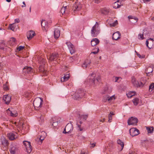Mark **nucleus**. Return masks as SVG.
Segmentation results:
<instances>
[{
  "mask_svg": "<svg viewBox=\"0 0 154 154\" xmlns=\"http://www.w3.org/2000/svg\"><path fill=\"white\" fill-rule=\"evenodd\" d=\"M3 88L5 90H7L8 89V87L6 85H4L3 86Z\"/></svg>",
  "mask_w": 154,
  "mask_h": 154,
  "instance_id": "5fc2aeb1",
  "label": "nucleus"
},
{
  "mask_svg": "<svg viewBox=\"0 0 154 154\" xmlns=\"http://www.w3.org/2000/svg\"><path fill=\"white\" fill-rule=\"evenodd\" d=\"M105 118H104L103 119V120H102V119H101L100 120V122H103L104 121H105Z\"/></svg>",
  "mask_w": 154,
  "mask_h": 154,
  "instance_id": "0e129e2a",
  "label": "nucleus"
},
{
  "mask_svg": "<svg viewBox=\"0 0 154 154\" xmlns=\"http://www.w3.org/2000/svg\"><path fill=\"white\" fill-rule=\"evenodd\" d=\"M106 100H107L108 102H110V101H112V100H115V99L114 95H113L110 97H109L107 95L106 96Z\"/></svg>",
  "mask_w": 154,
  "mask_h": 154,
  "instance_id": "cd10ccee",
  "label": "nucleus"
},
{
  "mask_svg": "<svg viewBox=\"0 0 154 154\" xmlns=\"http://www.w3.org/2000/svg\"><path fill=\"white\" fill-rule=\"evenodd\" d=\"M44 137H42V136L40 137L39 138V140H41V143H42V141L44 140Z\"/></svg>",
  "mask_w": 154,
  "mask_h": 154,
  "instance_id": "4d7b16f0",
  "label": "nucleus"
},
{
  "mask_svg": "<svg viewBox=\"0 0 154 154\" xmlns=\"http://www.w3.org/2000/svg\"><path fill=\"white\" fill-rule=\"evenodd\" d=\"M148 44H149V42H148V40H147L146 41V45L147 46V47L148 48H151L152 47H151V46L152 45H150V47H149L148 46Z\"/></svg>",
  "mask_w": 154,
  "mask_h": 154,
  "instance_id": "864d4df0",
  "label": "nucleus"
},
{
  "mask_svg": "<svg viewBox=\"0 0 154 154\" xmlns=\"http://www.w3.org/2000/svg\"><path fill=\"white\" fill-rule=\"evenodd\" d=\"M90 144L91 145H92V147H94L95 146V143H92L91 142L90 143Z\"/></svg>",
  "mask_w": 154,
  "mask_h": 154,
  "instance_id": "bf43d9fd",
  "label": "nucleus"
},
{
  "mask_svg": "<svg viewBox=\"0 0 154 154\" xmlns=\"http://www.w3.org/2000/svg\"><path fill=\"white\" fill-rule=\"evenodd\" d=\"M151 0H143L144 2L146 3L149 2Z\"/></svg>",
  "mask_w": 154,
  "mask_h": 154,
  "instance_id": "680f3d73",
  "label": "nucleus"
},
{
  "mask_svg": "<svg viewBox=\"0 0 154 154\" xmlns=\"http://www.w3.org/2000/svg\"><path fill=\"white\" fill-rule=\"evenodd\" d=\"M130 134L132 137L138 135L139 134V131L136 128H132L129 130Z\"/></svg>",
  "mask_w": 154,
  "mask_h": 154,
  "instance_id": "6e6552de",
  "label": "nucleus"
},
{
  "mask_svg": "<svg viewBox=\"0 0 154 154\" xmlns=\"http://www.w3.org/2000/svg\"><path fill=\"white\" fill-rule=\"evenodd\" d=\"M16 39L13 37L10 38V40L9 42V44L10 45H14L16 43Z\"/></svg>",
  "mask_w": 154,
  "mask_h": 154,
  "instance_id": "393cba45",
  "label": "nucleus"
},
{
  "mask_svg": "<svg viewBox=\"0 0 154 154\" xmlns=\"http://www.w3.org/2000/svg\"><path fill=\"white\" fill-rule=\"evenodd\" d=\"M39 69L41 72H43V73L45 75H46V72L45 71L44 69L42 68V66H40L39 67Z\"/></svg>",
  "mask_w": 154,
  "mask_h": 154,
  "instance_id": "a18cd8bd",
  "label": "nucleus"
},
{
  "mask_svg": "<svg viewBox=\"0 0 154 154\" xmlns=\"http://www.w3.org/2000/svg\"><path fill=\"white\" fill-rule=\"evenodd\" d=\"M59 57V55L57 53H53L51 55L49 58L50 61L56 60Z\"/></svg>",
  "mask_w": 154,
  "mask_h": 154,
  "instance_id": "4468645a",
  "label": "nucleus"
},
{
  "mask_svg": "<svg viewBox=\"0 0 154 154\" xmlns=\"http://www.w3.org/2000/svg\"><path fill=\"white\" fill-rule=\"evenodd\" d=\"M84 94L85 93L82 91L78 90L72 96L73 99L78 100L83 97Z\"/></svg>",
  "mask_w": 154,
  "mask_h": 154,
  "instance_id": "7ed1b4c3",
  "label": "nucleus"
},
{
  "mask_svg": "<svg viewBox=\"0 0 154 154\" xmlns=\"http://www.w3.org/2000/svg\"><path fill=\"white\" fill-rule=\"evenodd\" d=\"M143 34H139L138 35V38L140 40H142L143 39Z\"/></svg>",
  "mask_w": 154,
  "mask_h": 154,
  "instance_id": "de8ad7c7",
  "label": "nucleus"
},
{
  "mask_svg": "<svg viewBox=\"0 0 154 154\" xmlns=\"http://www.w3.org/2000/svg\"><path fill=\"white\" fill-rule=\"evenodd\" d=\"M153 66L152 65H149V66L146 69V73L147 75L149 76L150 73H152L153 70Z\"/></svg>",
  "mask_w": 154,
  "mask_h": 154,
  "instance_id": "f3484780",
  "label": "nucleus"
},
{
  "mask_svg": "<svg viewBox=\"0 0 154 154\" xmlns=\"http://www.w3.org/2000/svg\"><path fill=\"white\" fill-rule=\"evenodd\" d=\"M154 90V83H151L149 87V91L150 92H151Z\"/></svg>",
  "mask_w": 154,
  "mask_h": 154,
  "instance_id": "c756f323",
  "label": "nucleus"
},
{
  "mask_svg": "<svg viewBox=\"0 0 154 154\" xmlns=\"http://www.w3.org/2000/svg\"><path fill=\"white\" fill-rule=\"evenodd\" d=\"M109 114H111L112 116V115H114V114L113 113V112H110Z\"/></svg>",
  "mask_w": 154,
  "mask_h": 154,
  "instance_id": "69168bd1",
  "label": "nucleus"
},
{
  "mask_svg": "<svg viewBox=\"0 0 154 154\" xmlns=\"http://www.w3.org/2000/svg\"><path fill=\"white\" fill-rule=\"evenodd\" d=\"M100 32V29L99 27V24L97 22H96L95 24L91 30V35L92 37H96L99 34Z\"/></svg>",
  "mask_w": 154,
  "mask_h": 154,
  "instance_id": "f03ea898",
  "label": "nucleus"
},
{
  "mask_svg": "<svg viewBox=\"0 0 154 154\" xmlns=\"http://www.w3.org/2000/svg\"><path fill=\"white\" fill-rule=\"evenodd\" d=\"M120 78L119 77H115V82H118V80Z\"/></svg>",
  "mask_w": 154,
  "mask_h": 154,
  "instance_id": "13d9d810",
  "label": "nucleus"
},
{
  "mask_svg": "<svg viewBox=\"0 0 154 154\" xmlns=\"http://www.w3.org/2000/svg\"><path fill=\"white\" fill-rule=\"evenodd\" d=\"M118 24L117 20H116L114 22L110 24V26H115Z\"/></svg>",
  "mask_w": 154,
  "mask_h": 154,
  "instance_id": "c03bdc74",
  "label": "nucleus"
},
{
  "mask_svg": "<svg viewBox=\"0 0 154 154\" xmlns=\"http://www.w3.org/2000/svg\"><path fill=\"white\" fill-rule=\"evenodd\" d=\"M66 8V6H63L61 9L60 12L61 13V14H60V16H62L63 15V14L64 13L65 11V10Z\"/></svg>",
  "mask_w": 154,
  "mask_h": 154,
  "instance_id": "7c9ffc66",
  "label": "nucleus"
},
{
  "mask_svg": "<svg viewBox=\"0 0 154 154\" xmlns=\"http://www.w3.org/2000/svg\"><path fill=\"white\" fill-rule=\"evenodd\" d=\"M8 137L10 140H14L17 138V134L15 132H11L8 134Z\"/></svg>",
  "mask_w": 154,
  "mask_h": 154,
  "instance_id": "9b49d317",
  "label": "nucleus"
},
{
  "mask_svg": "<svg viewBox=\"0 0 154 154\" xmlns=\"http://www.w3.org/2000/svg\"><path fill=\"white\" fill-rule=\"evenodd\" d=\"M148 40L150 41L153 43L152 45V46H151V47H154V41L153 40V39L152 38H149L148 39Z\"/></svg>",
  "mask_w": 154,
  "mask_h": 154,
  "instance_id": "3c124183",
  "label": "nucleus"
},
{
  "mask_svg": "<svg viewBox=\"0 0 154 154\" xmlns=\"http://www.w3.org/2000/svg\"><path fill=\"white\" fill-rule=\"evenodd\" d=\"M35 34V32L33 31H29L27 34V38L30 40L34 36Z\"/></svg>",
  "mask_w": 154,
  "mask_h": 154,
  "instance_id": "a211bd4d",
  "label": "nucleus"
},
{
  "mask_svg": "<svg viewBox=\"0 0 154 154\" xmlns=\"http://www.w3.org/2000/svg\"><path fill=\"white\" fill-rule=\"evenodd\" d=\"M139 102V99L137 98H135L133 100V102L134 105H137Z\"/></svg>",
  "mask_w": 154,
  "mask_h": 154,
  "instance_id": "58836bf2",
  "label": "nucleus"
},
{
  "mask_svg": "<svg viewBox=\"0 0 154 154\" xmlns=\"http://www.w3.org/2000/svg\"><path fill=\"white\" fill-rule=\"evenodd\" d=\"M101 12L102 14L105 15H106L108 14L109 13V11L108 9H107L106 8H104L102 9L101 10Z\"/></svg>",
  "mask_w": 154,
  "mask_h": 154,
  "instance_id": "b1692460",
  "label": "nucleus"
},
{
  "mask_svg": "<svg viewBox=\"0 0 154 154\" xmlns=\"http://www.w3.org/2000/svg\"><path fill=\"white\" fill-rule=\"evenodd\" d=\"M24 46H19V47H18L17 49V50L18 51H20L21 50H23L24 49Z\"/></svg>",
  "mask_w": 154,
  "mask_h": 154,
  "instance_id": "09e8293b",
  "label": "nucleus"
},
{
  "mask_svg": "<svg viewBox=\"0 0 154 154\" xmlns=\"http://www.w3.org/2000/svg\"><path fill=\"white\" fill-rule=\"evenodd\" d=\"M93 50H96V51H92L91 53V54H96L99 52V49L98 48H95Z\"/></svg>",
  "mask_w": 154,
  "mask_h": 154,
  "instance_id": "37998d69",
  "label": "nucleus"
},
{
  "mask_svg": "<svg viewBox=\"0 0 154 154\" xmlns=\"http://www.w3.org/2000/svg\"><path fill=\"white\" fill-rule=\"evenodd\" d=\"M23 71L25 74L30 73L32 72V68L31 67L25 66L23 68Z\"/></svg>",
  "mask_w": 154,
  "mask_h": 154,
  "instance_id": "dca6fc26",
  "label": "nucleus"
},
{
  "mask_svg": "<svg viewBox=\"0 0 154 154\" xmlns=\"http://www.w3.org/2000/svg\"><path fill=\"white\" fill-rule=\"evenodd\" d=\"M96 75L94 73H92L89 76V82L90 84L92 85H94L97 82H100V77L98 76L95 77Z\"/></svg>",
  "mask_w": 154,
  "mask_h": 154,
  "instance_id": "f257e3e1",
  "label": "nucleus"
},
{
  "mask_svg": "<svg viewBox=\"0 0 154 154\" xmlns=\"http://www.w3.org/2000/svg\"><path fill=\"white\" fill-rule=\"evenodd\" d=\"M128 17L129 19H133L134 20H135V22H136L137 21V20H138V19L137 17L134 16H128Z\"/></svg>",
  "mask_w": 154,
  "mask_h": 154,
  "instance_id": "a19ab883",
  "label": "nucleus"
},
{
  "mask_svg": "<svg viewBox=\"0 0 154 154\" xmlns=\"http://www.w3.org/2000/svg\"><path fill=\"white\" fill-rule=\"evenodd\" d=\"M82 8V5L78 2H75L73 5L72 11L75 13L76 11L80 10Z\"/></svg>",
  "mask_w": 154,
  "mask_h": 154,
  "instance_id": "423d86ee",
  "label": "nucleus"
},
{
  "mask_svg": "<svg viewBox=\"0 0 154 154\" xmlns=\"http://www.w3.org/2000/svg\"><path fill=\"white\" fill-rule=\"evenodd\" d=\"M119 0H117V2H115L113 4V8H119L120 7L121 5L118 4L117 3V2H119Z\"/></svg>",
  "mask_w": 154,
  "mask_h": 154,
  "instance_id": "2f4dec72",
  "label": "nucleus"
},
{
  "mask_svg": "<svg viewBox=\"0 0 154 154\" xmlns=\"http://www.w3.org/2000/svg\"><path fill=\"white\" fill-rule=\"evenodd\" d=\"M91 62L90 60L87 59L85 60L82 65V67L84 68H86L87 67H89Z\"/></svg>",
  "mask_w": 154,
  "mask_h": 154,
  "instance_id": "2eb2a0df",
  "label": "nucleus"
},
{
  "mask_svg": "<svg viewBox=\"0 0 154 154\" xmlns=\"http://www.w3.org/2000/svg\"><path fill=\"white\" fill-rule=\"evenodd\" d=\"M3 99L5 101L6 104H8L11 101V97L10 95H5L3 96Z\"/></svg>",
  "mask_w": 154,
  "mask_h": 154,
  "instance_id": "f8f14e48",
  "label": "nucleus"
},
{
  "mask_svg": "<svg viewBox=\"0 0 154 154\" xmlns=\"http://www.w3.org/2000/svg\"><path fill=\"white\" fill-rule=\"evenodd\" d=\"M80 119H83L85 120H86L88 118V116L87 115H79Z\"/></svg>",
  "mask_w": 154,
  "mask_h": 154,
  "instance_id": "79ce46f5",
  "label": "nucleus"
},
{
  "mask_svg": "<svg viewBox=\"0 0 154 154\" xmlns=\"http://www.w3.org/2000/svg\"><path fill=\"white\" fill-rule=\"evenodd\" d=\"M69 78V74H66L64 75V76L61 79V81L62 82H64L68 80Z\"/></svg>",
  "mask_w": 154,
  "mask_h": 154,
  "instance_id": "412c9836",
  "label": "nucleus"
},
{
  "mask_svg": "<svg viewBox=\"0 0 154 154\" xmlns=\"http://www.w3.org/2000/svg\"><path fill=\"white\" fill-rule=\"evenodd\" d=\"M100 42V41L97 38H94L92 39L91 41V44L92 46H93L97 45Z\"/></svg>",
  "mask_w": 154,
  "mask_h": 154,
  "instance_id": "6ab92c4d",
  "label": "nucleus"
},
{
  "mask_svg": "<svg viewBox=\"0 0 154 154\" xmlns=\"http://www.w3.org/2000/svg\"><path fill=\"white\" fill-rule=\"evenodd\" d=\"M55 119L54 118L53 119V122L52 124V125L54 127L57 126L58 123L60 122V119L59 120H57L56 121V120H55Z\"/></svg>",
  "mask_w": 154,
  "mask_h": 154,
  "instance_id": "bb28decb",
  "label": "nucleus"
},
{
  "mask_svg": "<svg viewBox=\"0 0 154 154\" xmlns=\"http://www.w3.org/2000/svg\"><path fill=\"white\" fill-rule=\"evenodd\" d=\"M9 29L12 30L13 31H14L15 28V24L14 23L12 24H11L9 25Z\"/></svg>",
  "mask_w": 154,
  "mask_h": 154,
  "instance_id": "e433bc0d",
  "label": "nucleus"
},
{
  "mask_svg": "<svg viewBox=\"0 0 154 154\" xmlns=\"http://www.w3.org/2000/svg\"><path fill=\"white\" fill-rule=\"evenodd\" d=\"M26 151L28 153H30L32 150V147L31 146V144H30V146H26Z\"/></svg>",
  "mask_w": 154,
  "mask_h": 154,
  "instance_id": "473e14b6",
  "label": "nucleus"
},
{
  "mask_svg": "<svg viewBox=\"0 0 154 154\" xmlns=\"http://www.w3.org/2000/svg\"><path fill=\"white\" fill-rule=\"evenodd\" d=\"M151 20H154V17H152V18H151Z\"/></svg>",
  "mask_w": 154,
  "mask_h": 154,
  "instance_id": "774afa93",
  "label": "nucleus"
},
{
  "mask_svg": "<svg viewBox=\"0 0 154 154\" xmlns=\"http://www.w3.org/2000/svg\"><path fill=\"white\" fill-rule=\"evenodd\" d=\"M77 124L78 127L79 128V130L80 131H82L83 130V128H81V125H79V124L78 123Z\"/></svg>",
  "mask_w": 154,
  "mask_h": 154,
  "instance_id": "603ef678",
  "label": "nucleus"
},
{
  "mask_svg": "<svg viewBox=\"0 0 154 154\" xmlns=\"http://www.w3.org/2000/svg\"><path fill=\"white\" fill-rule=\"evenodd\" d=\"M112 116H111V114H109L108 115V118H109V120H108V122L109 123L111 122V120L112 119Z\"/></svg>",
  "mask_w": 154,
  "mask_h": 154,
  "instance_id": "8fccbe9b",
  "label": "nucleus"
},
{
  "mask_svg": "<svg viewBox=\"0 0 154 154\" xmlns=\"http://www.w3.org/2000/svg\"><path fill=\"white\" fill-rule=\"evenodd\" d=\"M66 44L71 54H72L75 52V49L73 45L70 42H67Z\"/></svg>",
  "mask_w": 154,
  "mask_h": 154,
  "instance_id": "9d476101",
  "label": "nucleus"
},
{
  "mask_svg": "<svg viewBox=\"0 0 154 154\" xmlns=\"http://www.w3.org/2000/svg\"><path fill=\"white\" fill-rule=\"evenodd\" d=\"M41 25L43 31H47L49 27V24L45 20H42L41 22Z\"/></svg>",
  "mask_w": 154,
  "mask_h": 154,
  "instance_id": "0eeeda50",
  "label": "nucleus"
},
{
  "mask_svg": "<svg viewBox=\"0 0 154 154\" xmlns=\"http://www.w3.org/2000/svg\"><path fill=\"white\" fill-rule=\"evenodd\" d=\"M146 130L148 133H152L153 131V127H146Z\"/></svg>",
  "mask_w": 154,
  "mask_h": 154,
  "instance_id": "72a5a7b5",
  "label": "nucleus"
},
{
  "mask_svg": "<svg viewBox=\"0 0 154 154\" xmlns=\"http://www.w3.org/2000/svg\"><path fill=\"white\" fill-rule=\"evenodd\" d=\"M121 34L119 32L117 31L114 33L112 35V38L113 39L117 40L119 39L120 38Z\"/></svg>",
  "mask_w": 154,
  "mask_h": 154,
  "instance_id": "ddd939ff",
  "label": "nucleus"
},
{
  "mask_svg": "<svg viewBox=\"0 0 154 154\" xmlns=\"http://www.w3.org/2000/svg\"><path fill=\"white\" fill-rule=\"evenodd\" d=\"M23 145H24L26 148L27 146H30V142L26 141H23Z\"/></svg>",
  "mask_w": 154,
  "mask_h": 154,
  "instance_id": "ea45409f",
  "label": "nucleus"
},
{
  "mask_svg": "<svg viewBox=\"0 0 154 154\" xmlns=\"http://www.w3.org/2000/svg\"><path fill=\"white\" fill-rule=\"evenodd\" d=\"M73 129L72 125L71 123H68L66 125L63 133H68L72 131Z\"/></svg>",
  "mask_w": 154,
  "mask_h": 154,
  "instance_id": "1a4fd4ad",
  "label": "nucleus"
},
{
  "mask_svg": "<svg viewBox=\"0 0 154 154\" xmlns=\"http://www.w3.org/2000/svg\"><path fill=\"white\" fill-rule=\"evenodd\" d=\"M1 140L2 144L5 146H6L8 145V142L7 140H6L4 137H2Z\"/></svg>",
  "mask_w": 154,
  "mask_h": 154,
  "instance_id": "4be33fe9",
  "label": "nucleus"
},
{
  "mask_svg": "<svg viewBox=\"0 0 154 154\" xmlns=\"http://www.w3.org/2000/svg\"><path fill=\"white\" fill-rule=\"evenodd\" d=\"M80 154H87L86 152H82V151H81Z\"/></svg>",
  "mask_w": 154,
  "mask_h": 154,
  "instance_id": "e2e57ef3",
  "label": "nucleus"
},
{
  "mask_svg": "<svg viewBox=\"0 0 154 154\" xmlns=\"http://www.w3.org/2000/svg\"><path fill=\"white\" fill-rule=\"evenodd\" d=\"M60 31L57 29H55L54 32V38L57 39L60 36Z\"/></svg>",
  "mask_w": 154,
  "mask_h": 154,
  "instance_id": "aec40b11",
  "label": "nucleus"
},
{
  "mask_svg": "<svg viewBox=\"0 0 154 154\" xmlns=\"http://www.w3.org/2000/svg\"><path fill=\"white\" fill-rule=\"evenodd\" d=\"M24 96L25 97H30L32 95V94L30 91H27L24 94Z\"/></svg>",
  "mask_w": 154,
  "mask_h": 154,
  "instance_id": "5701e85b",
  "label": "nucleus"
},
{
  "mask_svg": "<svg viewBox=\"0 0 154 154\" xmlns=\"http://www.w3.org/2000/svg\"><path fill=\"white\" fill-rule=\"evenodd\" d=\"M10 115L12 116L16 117L17 116V112L15 111H11L10 112Z\"/></svg>",
  "mask_w": 154,
  "mask_h": 154,
  "instance_id": "c9c22d12",
  "label": "nucleus"
},
{
  "mask_svg": "<svg viewBox=\"0 0 154 154\" xmlns=\"http://www.w3.org/2000/svg\"><path fill=\"white\" fill-rule=\"evenodd\" d=\"M138 121V120L137 118L131 117L128 119V123L129 125H136Z\"/></svg>",
  "mask_w": 154,
  "mask_h": 154,
  "instance_id": "39448f33",
  "label": "nucleus"
},
{
  "mask_svg": "<svg viewBox=\"0 0 154 154\" xmlns=\"http://www.w3.org/2000/svg\"><path fill=\"white\" fill-rule=\"evenodd\" d=\"M144 82H138V85H137V87H143L144 85Z\"/></svg>",
  "mask_w": 154,
  "mask_h": 154,
  "instance_id": "49530a36",
  "label": "nucleus"
},
{
  "mask_svg": "<svg viewBox=\"0 0 154 154\" xmlns=\"http://www.w3.org/2000/svg\"><path fill=\"white\" fill-rule=\"evenodd\" d=\"M15 23H19L20 22V20L19 18H17L15 19Z\"/></svg>",
  "mask_w": 154,
  "mask_h": 154,
  "instance_id": "6e6d98bb",
  "label": "nucleus"
},
{
  "mask_svg": "<svg viewBox=\"0 0 154 154\" xmlns=\"http://www.w3.org/2000/svg\"><path fill=\"white\" fill-rule=\"evenodd\" d=\"M102 0H95V2L96 3H98Z\"/></svg>",
  "mask_w": 154,
  "mask_h": 154,
  "instance_id": "052dcab7",
  "label": "nucleus"
},
{
  "mask_svg": "<svg viewBox=\"0 0 154 154\" xmlns=\"http://www.w3.org/2000/svg\"><path fill=\"white\" fill-rule=\"evenodd\" d=\"M42 102V98L39 97L36 98L34 100L33 104L36 109L38 110L37 108L41 106Z\"/></svg>",
  "mask_w": 154,
  "mask_h": 154,
  "instance_id": "20e7f679",
  "label": "nucleus"
},
{
  "mask_svg": "<svg viewBox=\"0 0 154 154\" xmlns=\"http://www.w3.org/2000/svg\"><path fill=\"white\" fill-rule=\"evenodd\" d=\"M117 143L118 144L121 145V150L122 151L124 148V143L123 142H122L120 139H119L117 140Z\"/></svg>",
  "mask_w": 154,
  "mask_h": 154,
  "instance_id": "c85d7f7f",
  "label": "nucleus"
},
{
  "mask_svg": "<svg viewBox=\"0 0 154 154\" xmlns=\"http://www.w3.org/2000/svg\"><path fill=\"white\" fill-rule=\"evenodd\" d=\"M16 148L14 146L12 147L9 151L11 154H14L15 152Z\"/></svg>",
  "mask_w": 154,
  "mask_h": 154,
  "instance_id": "4c0bfd02",
  "label": "nucleus"
},
{
  "mask_svg": "<svg viewBox=\"0 0 154 154\" xmlns=\"http://www.w3.org/2000/svg\"><path fill=\"white\" fill-rule=\"evenodd\" d=\"M135 95V92H130L127 94V95L128 97L131 98Z\"/></svg>",
  "mask_w": 154,
  "mask_h": 154,
  "instance_id": "f704fd0d",
  "label": "nucleus"
},
{
  "mask_svg": "<svg viewBox=\"0 0 154 154\" xmlns=\"http://www.w3.org/2000/svg\"><path fill=\"white\" fill-rule=\"evenodd\" d=\"M132 82L133 85L135 87H137L138 85V82L136 81L134 77H132Z\"/></svg>",
  "mask_w": 154,
  "mask_h": 154,
  "instance_id": "a878e982",
  "label": "nucleus"
},
{
  "mask_svg": "<svg viewBox=\"0 0 154 154\" xmlns=\"http://www.w3.org/2000/svg\"><path fill=\"white\" fill-rule=\"evenodd\" d=\"M6 1L8 2H11V0H6Z\"/></svg>",
  "mask_w": 154,
  "mask_h": 154,
  "instance_id": "338daca9",
  "label": "nucleus"
}]
</instances>
